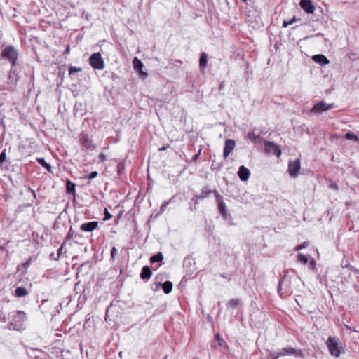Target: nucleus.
Instances as JSON below:
<instances>
[{
  "instance_id": "1a4fd4ad",
  "label": "nucleus",
  "mask_w": 359,
  "mask_h": 359,
  "mask_svg": "<svg viewBox=\"0 0 359 359\" xmlns=\"http://www.w3.org/2000/svg\"><path fill=\"white\" fill-rule=\"evenodd\" d=\"M80 142L81 145L86 149H93L95 148V144L93 143V141L90 139L88 135L81 133L80 135Z\"/></svg>"
},
{
  "instance_id": "412c9836",
  "label": "nucleus",
  "mask_w": 359,
  "mask_h": 359,
  "mask_svg": "<svg viewBox=\"0 0 359 359\" xmlns=\"http://www.w3.org/2000/svg\"><path fill=\"white\" fill-rule=\"evenodd\" d=\"M75 186L76 185L74 183H73L70 180H67V187H66L67 192L69 194H75Z\"/></svg>"
},
{
  "instance_id": "0eeeda50",
  "label": "nucleus",
  "mask_w": 359,
  "mask_h": 359,
  "mask_svg": "<svg viewBox=\"0 0 359 359\" xmlns=\"http://www.w3.org/2000/svg\"><path fill=\"white\" fill-rule=\"evenodd\" d=\"M300 170V159L297 158L293 161H290L288 165V172L291 177H296Z\"/></svg>"
},
{
  "instance_id": "ddd939ff",
  "label": "nucleus",
  "mask_w": 359,
  "mask_h": 359,
  "mask_svg": "<svg viewBox=\"0 0 359 359\" xmlns=\"http://www.w3.org/2000/svg\"><path fill=\"white\" fill-rule=\"evenodd\" d=\"M300 6L307 13H313L315 10V7L312 5L310 0H301Z\"/></svg>"
},
{
  "instance_id": "8fccbe9b",
  "label": "nucleus",
  "mask_w": 359,
  "mask_h": 359,
  "mask_svg": "<svg viewBox=\"0 0 359 359\" xmlns=\"http://www.w3.org/2000/svg\"><path fill=\"white\" fill-rule=\"evenodd\" d=\"M243 2H246L248 0H242Z\"/></svg>"
},
{
  "instance_id": "c9c22d12",
  "label": "nucleus",
  "mask_w": 359,
  "mask_h": 359,
  "mask_svg": "<svg viewBox=\"0 0 359 359\" xmlns=\"http://www.w3.org/2000/svg\"><path fill=\"white\" fill-rule=\"evenodd\" d=\"M74 231H73V230H72V229L71 228V229H69V232H68V233H67V236H66V239H70L71 238H72V237H73V236H74Z\"/></svg>"
},
{
  "instance_id": "5701e85b",
  "label": "nucleus",
  "mask_w": 359,
  "mask_h": 359,
  "mask_svg": "<svg viewBox=\"0 0 359 359\" xmlns=\"http://www.w3.org/2000/svg\"><path fill=\"white\" fill-rule=\"evenodd\" d=\"M163 259V254L161 252H158L157 253L156 255H153L151 258H150V262L151 263H154V262H161Z\"/></svg>"
},
{
  "instance_id": "e433bc0d",
  "label": "nucleus",
  "mask_w": 359,
  "mask_h": 359,
  "mask_svg": "<svg viewBox=\"0 0 359 359\" xmlns=\"http://www.w3.org/2000/svg\"><path fill=\"white\" fill-rule=\"evenodd\" d=\"M117 253V250L115 247H113L111 250V256L112 258H114Z\"/></svg>"
},
{
  "instance_id": "a878e982",
  "label": "nucleus",
  "mask_w": 359,
  "mask_h": 359,
  "mask_svg": "<svg viewBox=\"0 0 359 359\" xmlns=\"http://www.w3.org/2000/svg\"><path fill=\"white\" fill-rule=\"evenodd\" d=\"M269 359H278V358L281 357L280 352L274 351H270L269 353Z\"/></svg>"
},
{
  "instance_id": "c85d7f7f",
  "label": "nucleus",
  "mask_w": 359,
  "mask_h": 359,
  "mask_svg": "<svg viewBox=\"0 0 359 359\" xmlns=\"http://www.w3.org/2000/svg\"><path fill=\"white\" fill-rule=\"evenodd\" d=\"M81 68H80V67H71L69 68V75H72L74 73L78 72H81Z\"/></svg>"
},
{
  "instance_id": "423d86ee",
  "label": "nucleus",
  "mask_w": 359,
  "mask_h": 359,
  "mask_svg": "<svg viewBox=\"0 0 359 359\" xmlns=\"http://www.w3.org/2000/svg\"><path fill=\"white\" fill-rule=\"evenodd\" d=\"M264 150L266 153L276 155L277 156H280L281 154V151L279 147L276 144L271 142H264Z\"/></svg>"
},
{
  "instance_id": "2eb2a0df",
  "label": "nucleus",
  "mask_w": 359,
  "mask_h": 359,
  "mask_svg": "<svg viewBox=\"0 0 359 359\" xmlns=\"http://www.w3.org/2000/svg\"><path fill=\"white\" fill-rule=\"evenodd\" d=\"M313 60L321 65H325L330 62L329 60L323 55H315L313 56Z\"/></svg>"
},
{
  "instance_id": "6e6552de",
  "label": "nucleus",
  "mask_w": 359,
  "mask_h": 359,
  "mask_svg": "<svg viewBox=\"0 0 359 359\" xmlns=\"http://www.w3.org/2000/svg\"><path fill=\"white\" fill-rule=\"evenodd\" d=\"M215 197L218 203V209L220 214L224 217H227V209L225 203L223 201L222 196L217 192L215 191Z\"/></svg>"
},
{
  "instance_id": "f03ea898",
  "label": "nucleus",
  "mask_w": 359,
  "mask_h": 359,
  "mask_svg": "<svg viewBox=\"0 0 359 359\" xmlns=\"http://www.w3.org/2000/svg\"><path fill=\"white\" fill-rule=\"evenodd\" d=\"M11 318L10 327L15 330H21L25 320V313L22 311H14L11 313Z\"/></svg>"
},
{
  "instance_id": "a19ab883",
  "label": "nucleus",
  "mask_w": 359,
  "mask_h": 359,
  "mask_svg": "<svg viewBox=\"0 0 359 359\" xmlns=\"http://www.w3.org/2000/svg\"><path fill=\"white\" fill-rule=\"evenodd\" d=\"M100 161H106V156L104 154H101L100 156Z\"/></svg>"
},
{
  "instance_id": "393cba45",
  "label": "nucleus",
  "mask_w": 359,
  "mask_h": 359,
  "mask_svg": "<svg viewBox=\"0 0 359 359\" xmlns=\"http://www.w3.org/2000/svg\"><path fill=\"white\" fill-rule=\"evenodd\" d=\"M297 261L304 264H306L309 260L308 258L304 255L299 253L297 255Z\"/></svg>"
},
{
  "instance_id": "4c0bfd02",
  "label": "nucleus",
  "mask_w": 359,
  "mask_h": 359,
  "mask_svg": "<svg viewBox=\"0 0 359 359\" xmlns=\"http://www.w3.org/2000/svg\"><path fill=\"white\" fill-rule=\"evenodd\" d=\"M309 267L312 269H314L315 267H316V262L314 259H311L310 262H309Z\"/></svg>"
},
{
  "instance_id": "4468645a",
  "label": "nucleus",
  "mask_w": 359,
  "mask_h": 359,
  "mask_svg": "<svg viewBox=\"0 0 359 359\" xmlns=\"http://www.w3.org/2000/svg\"><path fill=\"white\" fill-rule=\"evenodd\" d=\"M215 191H217L216 190L215 191L210 190L208 187H205L203 188L200 194L196 196V198L197 199L203 200V199L208 197L210 194H211L212 193L215 194Z\"/></svg>"
},
{
  "instance_id": "72a5a7b5",
  "label": "nucleus",
  "mask_w": 359,
  "mask_h": 359,
  "mask_svg": "<svg viewBox=\"0 0 359 359\" xmlns=\"http://www.w3.org/2000/svg\"><path fill=\"white\" fill-rule=\"evenodd\" d=\"M98 173L97 171L92 172L88 177V179L93 180L97 176Z\"/></svg>"
},
{
  "instance_id": "79ce46f5",
  "label": "nucleus",
  "mask_w": 359,
  "mask_h": 359,
  "mask_svg": "<svg viewBox=\"0 0 359 359\" xmlns=\"http://www.w3.org/2000/svg\"><path fill=\"white\" fill-rule=\"evenodd\" d=\"M69 51H70V48H69V46H68L67 47L66 50H65L64 54H67V53H69Z\"/></svg>"
},
{
  "instance_id": "4be33fe9",
  "label": "nucleus",
  "mask_w": 359,
  "mask_h": 359,
  "mask_svg": "<svg viewBox=\"0 0 359 359\" xmlns=\"http://www.w3.org/2000/svg\"><path fill=\"white\" fill-rule=\"evenodd\" d=\"M162 287L165 294H169L172 290V283L170 281H166L162 284Z\"/></svg>"
},
{
  "instance_id": "bb28decb",
  "label": "nucleus",
  "mask_w": 359,
  "mask_h": 359,
  "mask_svg": "<svg viewBox=\"0 0 359 359\" xmlns=\"http://www.w3.org/2000/svg\"><path fill=\"white\" fill-rule=\"evenodd\" d=\"M248 138L254 142H256L259 138V135H256L255 132H250L249 134H248Z\"/></svg>"
},
{
  "instance_id": "09e8293b",
  "label": "nucleus",
  "mask_w": 359,
  "mask_h": 359,
  "mask_svg": "<svg viewBox=\"0 0 359 359\" xmlns=\"http://www.w3.org/2000/svg\"><path fill=\"white\" fill-rule=\"evenodd\" d=\"M118 168H119V169H120V168H122V166H121V163H119V164H118Z\"/></svg>"
},
{
  "instance_id": "7c9ffc66",
  "label": "nucleus",
  "mask_w": 359,
  "mask_h": 359,
  "mask_svg": "<svg viewBox=\"0 0 359 359\" xmlns=\"http://www.w3.org/2000/svg\"><path fill=\"white\" fill-rule=\"evenodd\" d=\"M309 245V243L308 242H304L301 245H298L297 246L295 247L294 250H300L304 248H306L307 246Z\"/></svg>"
},
{
  "instance_id": "cd10ccee",
  "label": "nucleus",
  "mask_w": 359,
  "mask_h": 359,
  "mask_svg": "<svg viewBox=\"0 0 359 359\" xmlns=\"http://www.w3.org/2000/svg\"><path fill=\"white\" fill-rule=\"evenodd\" d=\"M240 302L241 300L239 299H231L229 302V306H231V308H235L240 304Z\"/></svg>"
},
{
  "instance_id": "b1692460",
  "label": "nucleus",
  "mask_w": 359,
  "mask_h": 359,
  "mask_svg": "<svg viewBox=\"0 0 359 359\" xmlns=\"http://www.w3.org/2000/svg\"><path fill=\"white\" fill-rule=\"evenodd\" d=\"M37 161L40 165H41L45 168H46L48 171L50 170L51 167H50V164L47 163L44 158H37Z\"/></svg>"
},
{
  "instance_id": "f257e3e1",
  "label": "nucleus",
  "mask_w": 359,
  "mask_h": 359,
  "mask_svg": "<svg viewBox=\"0 0 359 359\" xmlns=\"http://www.w3.org/2000/svg\"><path fill=\"white\" fill-rule=\"evenodd\" d=\"M326 344L332 356L339 357L342 353L344 348L339 339L329 337L326 341Z\"/></svg>"
},
{
  "instance_id": "f3484780",
  "label": "nucleus",
  "mask_w": 359,
  "mask_h": 359,
  "mask_svg": "<svg viewBox=\"0 0 359 359\" xmlns=\"http://www.w3.org/2000/svg\"><path fill=\"white\" fill-rule=\"evenodd\" d=\"M280 356H285L287 355H294L297 352L296 349L292 347L283 348L280 351Z\"/></svg>"
},
{
  "instance_id": "58836bf2",
  "label": "nucleus",
  "mask_w": 359,
  "mask_h": 359,
  "mask_svg": "<svg viewBox=\"0 0 359 359\" xmlns=\"http://www.w3.org/2000/svg\"><path fill=\"white\" fill-rule=\"evenodd\" d=\"M140 76L144 79L147 76V74L142 71V69L139 71Z\"/></svg>"
},
{
  "instance_id": "2f4dec72",
  "label": "nucleus",
  "mask_w": 359,
  "mask_h": 359,
  "mask_svg": "<svg viewBox=\"0 0 359 359\" xmlns=\"http://www.w3.org/2000/svg\"><path fill=\"white\" fill-rule=\"evenodd\" d=\"M296 19L295 18H293L292 19L290 20L289 21L284 20L283 23V26L284 27H287V26L292 25L294 22H295Z\"/></svg>"
},
{
  "instance_id": "c03bdc74",
  "label": "nucleus",
  "mask_w": 359,
  "mask_h": 359,
  "mask_svg": "<svg viewBox=\"0 0 359 359\" xmlns=\"http://www.w3.org/2000/svg\"><path fill=\"white\" fill-rule=\"evenodd\" d=\"M165 149H166V147H163L162 148H160L159 151H163V150H165Z\"/></svg>"
},
{
  "instance_id": "49530a36",
  "label": "nucleus",
  "mask_w": 359,
  "mask_h": 359,
  "mask_svg": "<svg viewBox=\"0 0 359 359\" xmlns=\"http://www.w3.org/2000/svg\"><path fill=\"white\" fill-rule=\"evenodd\" d=\"M216 337L218 339V340H219V341H220V340H222V339H220V337H219V334H217Z\"/></svg>"
},
{
  "instance_id": "9b49d317",
  "label": "nucleus",
  "mask_w": 359,
  "mask_h": 359,
  "mask_svg": "<svg viewBox=\"0 0 359 359\" xmlns=\"http://www.w3.org/2000/svg\"><path fill=\"white\" fill-rule=\"evenodd\" d=\"M250 172L244 165L240 166L238 175L241 181H247L250 177Z\"/></svg>"
},
{
  "instance_id": "a18cd8bd",
  "label": "nucleus",
  "mask_w": 359,
  "mask_h": 359,
  "mask_svg": "<svg viewBox=\"0 0 359 359\" xmlns=\"http://www.w3.org/2000/svg\"><path fill=\"white\" fill-rule=\"evenodd\" d=\"M61 251H62V247H60V248L58 249V255H60Z\"/></svg>"
},
{
  "instance_id": "39448f33",
  "label": "nucleus",
  "mask_w": 359,
  "mask_h": 359,
  "mask_svg": "<svg viewBox=\"0 0 359 359\" xmlns=\"http://www.w3.org/2000/svg\"><path fill=\"white\" fill-rule=\"evenodd\" d=\"M334 107L333 104H327L325 102H320L316 104L311 110V112L318 114L323 111L330 110Z\"/></svg>"
},
{
  "instance_id": "7ed1b4c3",
  "label": "nucleus",
  "mask_w": 359,
  "mask_h": 359,
  "mask_svg": "<svg viewBox=\"0 0 359 359\" xmlns=\"http://www.w3.org/2000/svg\"><path fill=\"white\" fill-rule=\"evenodd\" d=\"M1 56L2 58L8 60L12 65H15L18 57V53L13 46H9L1 51Z\"/></svg>"
},
{
  "instance_id": "6ab92c4d",
  "label": "nucleus",
  "mask_w": 359,
  "mask_h": 359,
  "mask_svg": "<svg viewBox=\"0 0 359 359\" xmlns=\"http://www.w3.org/2000/svg\"><path fill=\"white\" fill-rule=\"evenodd\" d=\"M133 65L135 70L140 71L144 67L143 63L140 60H139L137 57H135L133 60Z\"/></svg>"
},
{
  "instance_id": "9d476101",
  "label": "nucleus",
  "mask_w": 359,
  "mask_h": 359,
  "mask_svg": "<svg viewBox=\"0 0 359 359\" xmlns=\"http://www.w3.org/2000/svg\"><path fill=\"white\" fill-rule=\"evenodd\" d=\"M236 146V142L233 140L231 139H227L225 141V146L224 149V158H226L231 152L234 149Z\"/></svg>"
},
{
  "instance_id": "c756f323",
  "label": "nucleus",
  "mask_w": 359,
  "mask_h": 359,
  "mask_svg": "<svg viewBox=\"0 0 359 359\" xmlns=\"http://www.w3.org/2000/svg\"><path fill=\"white\" fill-rule=\"evenodd\" d=\"M346 138L348 139V140H358V137L355 134H353L352 133H347L346 134Z\"/></svg>"
},
{
  "instance_id": "dca6fc26",
  "label": "nucleus",
  "mask_w": 359,
  "mask_h": 359,
  "mask_svg": "<svg viewBox=\"0 0 359 359\" xmlns=\"http://www.w3.org/2000/svg\"><path fill=\"white\" fill-rule=\"evenodd\" d=\"M151 275L152 272L150 268L147 266H145L142 269L140 278L143 280H149L151 278Z\"/></svg>"
},
{
  "instance_id": "aec40b11",
  "label": "nucleus",
  "mask_w": 359,
  "mask_h": 359,
  "mask_svg": "<svg viewBox=\"0 0 359 359\" xmlns=\"http://www.w3.org/2000/svg\"><path fill=\"white\" fill-rule=\"evenodd\" d=\"M207 54L205 53H202L201 54L200 60H199V65L201 69L205 68L207 65Z\"/></svg>"
},
{
  "instance_id": "473e14b6",
  "label": "nucleus",
  "mask_w": 359,
  "mask_h": 359,
  "mask_svg": "<svg viewBox=\"0 0 359 359\" xmlns=\"http://www.w3.org/2000/svg\"><path fill=\"white\" fill-rule=\"evenodd\" d=\"M112 217V215L111 213H109V212L107 210V208H105L104 210V220H109Z\"/></svg>"
},
{
  "instance_id": "f704fd0d",
  "label": "nucleus",
  "mask_w": 359,
  "mask_h": 359,
  "mask_svg": "<svg viewBox=\"0 0 359 359\" xmlns=\"http://www.w3.org/2000/svg\"><path fill=\"white\" fill-rule=\"evenodd\" d=\"M6 153L4 151L0 154V163H2L6 160Z\"/></svg>"
},
{
  "instance_id": "f8f14e48",
  "label": "nucleus",
  "mask_w": 359,
  "mask_h": 359,
  "mask_svg": "<svg viewBox=\"0 0 359 359\" xmlns=\"http://www.w3.org/2000/svg\"><path fill=\"white\" fill-rule=\"evenodd\" d=\"M97 226H98V222L94 221V222L83 223L81 226L80 229L83 231L91 232L93 230H95V229H97Z\"/></svg>"
},
{
  "instance_id": "20e7f679",
  "label": "nucleus",
  "mask_w": 359,
  "mask_h": 359,
  "mask_svg": "<svg viewBox=\"0 0 359 359\" xmlns=\"http://www.w3.org/2000/svg\"><path fill=\"white\" fill-rule=\"evenodd\" d=\"M89 63L93 69L102 70L104 68V62L100 53H95L89 58Z\"/></svg>"
},
{
  "instance_id": "a211bd4d",
  "label": "nucleus",
  "mask_w": 359,
  "mask_h": 359,
  "mask_svg": "<svg viewBox=\"0 0 359 359\" xmlns=\"http://www.w3.org/2000/svg\"><path fill=\"white\" fill-rule=\"evenodd\" d=\"M28 294L27 290L22 287H18L15 289V295L17 297H25Z\"/></svg>"
},
{
  "instance_id": "ea45409f",
  "label": "nucleus",
  "mask_w": 359,
  "mask_h": 359,
  "mask_svg": "<svg viewBox=\"0 0 359 359\" xmlns=\"http://www.w3.org/2000/svg\"><path fill=\"white\" fill-rule=\"evenodd\" d=\"M200 154H201V151H199V152H198L197 154L194 155V156L192 157V160H193L194 161H196L198 159V156H199Z\"/></svg>"
},
{
  "instance_id": "37998d69",
  "label": "nucleus",
  "mask_w": 359,
  "mask_h": 359,
  "mask_svg": "<svg viewBox=\"0 0 359 359\" xmlns=\"http://www.w3.org/2000/svg\"><path fill=\"white\" fill-rule=\"evenodd\" d=\"M283 283V280H280L279 282V288H278V292H280V290H281V285L282 283Z\"/></svg>"
},
{
  "instance_id": "de8ad7c7",
  "label": "nucleus",
  "mask_w": 359,
  "mask_h": 359,
  "mask_svg": "<svg viewBox=\"0 0 359 359\" xmlns=\"http://www.w3.org/2000/svg\"><path fill=\"white\" fill-rule=\"evenodd\" d=\"M118 168H119V169H120V168H122V166H121V163H119V164H118Z\"/></svg>"
}]
</instances>
